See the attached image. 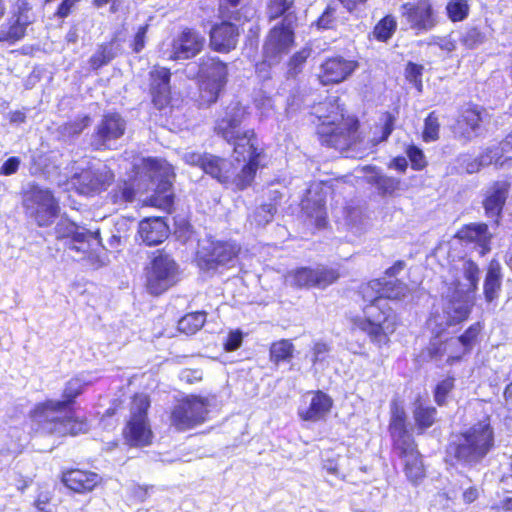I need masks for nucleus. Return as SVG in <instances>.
Wrapping results in <instances>:
<instances>
[{"mask_svg":"<svg viewBox=\"0 0 512 512\" xmlns=\"http://www.w3.org/2000/svg\"><path fill=\"white\" fill-rule=\"evenodd\" d=\"M246 115V108L237 101H232L219 115L214 131L228 144L233 146L235 160L243 163L241 170L225 158L206 154L203 171L223 185H234L243 190L251 185L260 163L261 150L252 129L242 130L241 124Z\"/></svg>","mask_w":512,"mask_h":512,"instance_id":"1","label":"nucleus"},{"mask_svg":"<svg viewBox=\"0 0 512 512\" xmlns=\"http://www.w3.org/2000/svg\"><path fill=\"white\" fill-rule=\"evenodd\" d=\"M363 297L370 301L363 317L352 320L354 329L367 334L370 341L379 347L389 342V336L396 330V315L388 307V299H401L408 293V287L398 279L373 280L362 290Z\"/></svg>","mask_w":512,"mask_h":512,"instance_id":"2","label":"nucleus"},{"mask_svg":"<svg viewBox=\"0 0 512 512\" xmlns=\"http://www.w3.org/2000/svg\"><path fill=\"white\" fill-rule=\"evenodd\" d=\"M91 383L85 375L69 380L63 391V400H47L38 404L31 412V418L44 433L66 435L77 434L82 430V423L72 417L71 405L82 393L83 387Z\"/></svg>","mask_w":512,"mask_h":512,"instance_id":"3","label":"nucleus"},{"mask_svg":"<svg viewBox=\"0 0 512 512\" xmlns=\"http://www.w3.org/2000/svg\"><path fill=\"white\" fill-rule=\"evenodd\" d=\"M461 271L467 283H460L458 280L451 283L453 287H448L443 291V312L441 314H432L428 320V326L437 336H439L446 327L459 324L465 321L472 309V296L478 287L480 270L473 261H464Z\"/></svg>","mask_w":512,"mask_h":512,"instance_id":"4","label":"nucleus"},{"mask_svg":"<svg viewBox=\"0 0 512 512\" xmlns=\"http://www.w3.org/2000/svg\"><path fill=\"white\" fill-rule=\"evenodd\" d=\"M315 113L321 123L317 134L322 144L336 149L350 147L352 127L343 122L344 112L340 107L338 98H329L315 108Z\"/></svg>","mask_w":512,"mask_h":512,"instance_id":"5","label":"nucleus"},{"mask_svg":"<svg viewBox=\"0 0 512 512\" xmlns=\"http://www.w3.org/2000/svg\"><path fill=\"white\" fill-rule=\"evenodd\" d=\"M494 445V433L488 419L463 432L454 448L456 459L466 465H476Z\"/></svg>","mask_w":512,"mask_h":512,"instance_id":"6","label":"nucleus"},{"mask_svg":"<svg viewBox=\"0 0 512 512\" xmlns=\"http://www.w3.org/2000/svg\"><path fill=\"white\" fill-rule=\"evenodd\" d=\"M141 173L150 179L154 187L155 195L151 198L152 205L170 212L174 203V195L171 192L174 177L172 166L162 159L143 158Z\"/></svg>","mask_w":512,"mask_h":512,"instance_id":"7","label":"nucleus"},{"mask_svg":"<svg viewBox=\"0 0 512 512\" xmlns=\"http://www.w3.org/2000/svg\"><path fill=\"white\" fill-rule=\"evenodd\" d=\"M239 252L240 247L236 242L209 237L199 244L197 263L199 268L206 272L229 269L236 265Z\"/></svg>","mask_w":512,"mask_h":512,"instance_id":"8","label":"nucleus"},{"mask_svg":"<svg viewBox=\"0 0 512 512\" xmlns=\"http://www.w3.org/2000/svg\"><path fill=\"white\" fill-rule=\"evenodd\" d=\"M296 21V15L288 14L269 31L263 44V57H267L273 62L282 61L294 45Z\"/></svg>","mask_w":512,"mask_h":512,"instance_id":"9","label":"nucleus"},{"mask_svg":"<svg viewBox=\"0 0 512 512\" xmlns=\"http://www.w3.org/2000/svg\"><path fill=\"white\" fill-rule=\"evenodd\" d=\"M70 179V184L74 187L79 194L82 195H95L111 184L114 179V174L104 164L91 163L90 161L84 162Z\"/></svg>","mask_w":512,"mask_h":512,"instance_id":"10","label":"nucleus"},{"mask_svg":"<svg viewBox=\"0 0 512 512\" xmlns=\"http://www.w3.org/2000/svg\"><path fill=\"white\" fill-rule=\"evenodd\" d=\"M58 239L65 240V246L78 258H84L91 250L100 245L99 231L94 232L68 220H60L55 228Z\"/></svg>","mask_w":512,"mask_h":512,"instance_id":"11","label":"nucleus"},{"mask_svg":"<svg viewBox=\"0 0 512 512\" xmlns=\"http://www.w3.org/2000/svg\"><path fill=\"white\" fill-rule=\"evenodd\" d=\"M149 406V399L145 395H138L133 400L131 417L124 429L125 440L131 446L143 447L152 441L153 434L147 419Z\"/></svg>","mask_w":512,"mask_h":512,"instance_id":"12","label":"nucleus"},{"mask_svg":"<svg viewBox=\"0 0 512 512\" xmlns=\"http://www.w3.org/2000/svg\"><path fill=\"white\" fill-rule=\"evenodd\" d=\"M199 74L202 99L215 103L227 83V65L217 58H207L200 64Z\"/></svg>","mask_w":512,"mask_h":512,"instance_id":"13","label":"nucleus"},{"mask_svg":"<svg viewBox=\"0 0 512 512\" xmlns=\"http://www.w3.org/2000/svg\"><path fill=\"white\" fill-rule=\"evenodd\" d=\"M24 206L39 226H49L59 212V206L51 191L38 186H32L26 192Z\"/></svg>","mask_w":512,"mask_h":512,"instance_id":"14","label":"nucleus"},{"mask_svg":"<svg viewBox=\"0 0 512 512\" xmlns=\"http://www.w3.org/2000/svg\"><path fill=\"white\" fill-rule=\"evenodd\" d=\"M207 402L205 399L190 396L175 404L171 411V424L177 430L184 431L191 429L206 420L208 414Z\"/></svg>","mask_w":512,"mask_h":512,"instance_id":"15","label":"nucleus"},{"mask_svg":"<svg viewBox=\"0 0 512 512\" xmlns=\"http://www.w3.org/2000/svg\"><path fill=\"white\" fill-rule=\"evenodd\" d=\"M178 280V267L168 255H158L147 272V290L153 295H160Z\"/></svg>","mask_w":512,"mask_h":512,"instance_id":"16","label":"nucleus"},{"mask_svg":"<svg viewBox=\"0 0 512 512\" xmlns=\"http://www.w3.org/2000/svg\"><path fill=\"white\" fill-rule=\"evenodd\" d=\"M339 277L336 270L323 265L301 267L286 275V282L298 288L325 289Z\"/></svg>","mask_w":512,"mask_h":512,"instance_id":"17","label":"nucleus"},{"mask_svg":"<svg viewBox=\"0 0 512 512\" xmlns=\"http://www.w3.org/2000/svg\"><path fill=\"white\" fill-rule=\"evenodd\" d=\"M402 18L412 30L427 32L438 23V17L430 0H418L415 3L407 2L400 8Z\"/></svg>","mask_w":512,"mask_h":512,"instance_id":"18","label":"nucleus"},{"mask_svg":"<svg viewBox=\"0 0 512 512\" xmlns=\"http://www.w3.org/2000/svg\"><path fill=\"white\" fill-rule=\"evenodd\" d=\"M126 130V121L118 113H107L97 124L92 136V146L96 150L107 149L111 143L121 138Z\"/></svg>","mask_w":512,"mask_h":512,"instance_id":"19","label":"nucleus"},{"mask_svg":"<svg viewBox=\"0 0 512 512\" xmlns=\"http://www.w3.org/2000/svg\"><path fill=\"white\" fill-rule=\"evenodd\" d=\"M205 38L196 30L185 28L172 41V50L167 58L170 60H187L199 54L204 46Z\"/></svg>","mask_w":512,"mask_h":512,"instance_id":"20","label":"nucleus"},{"mask_svg":"<svg viewBox=\"0 0 512 512\" xmlns=\"http://www.w3.org/2000/svg\"><path fill=\"white\" fill-rule=\"evenodd\" d=\"M28 4L24 0L17 3V11L7 22L0 25V42L13 44L25 36L26 28L31 23L27 12Z\"/></svg>","mask_w":512,"mask_h":512,"instance_id":"21","label":"nucleus"},{"mask_svg":"<svg viewBox=\"0 0 512 512\" xmlns=\"http://www.w3.org/2000/svg\"><path fill=\"white\" fill-rule=\"evenodd\" d=\"M357 68V62L341 56L328 58L321 64L319 80L323 85L337 84L346 80Z\"/></svg>","mask_w":512,"mask_h":512,"instance_id":"22","label":"nucleus"},{"mask_svg":"<svg viewBox=\"0 0 512 512\" xmlns=\"http://www.w3.org/2000/svg\"><path fill=\"white\" fill-rule=\"evenodd\" d=\"M307 406H301L298 414L302 420L316 422L323 419L332 407V399L322 391L310 392L304 397Z\"/></svg>","mask_w":512,"mask_h":512,"instance_id":"23","label":"nucleus"},{"mask_svg":"<svg viewBox=\"0 0 512 512\" xmlns=\"http://www.w3.org/2000/svg\"><path fill=\"white\" fill-rule=\"evenodd\" d=\"M456 237L467 244L474 245L480 255H485L491 249L492 233L485 223H470L458 230Z\"/></svg>","mask_w":512,"mask_h":512,"instance_id":"24","label":"nucleus"},{"mask_svg":"<svg viewBox=\"0 0 512 512\" xmlns=\"http://www.w3.org/2000/svg\"><path fill=\"white\" fill-rule=\"evenodd\" d=\"M395 453L403 460L404 471L410 482L417 484L425 477V469L415 442L395 448Z\"/></svg>","mask_w":512,"mask_h":512,"instance_id":"25","label":"nucleus"},{"mask_svg":"<svg viewBox=\"0 0 512 512\" xmlns=\"http://www.w3.org/2000/svg\"><path fill=\"white\" fill-rule=\"evenodd\" d=\"M170 70L164 67H155L150 71V90L154 105L162 109L170 99Z\"/></svg>","mask_w":512,"mask_h":512,"instance_id":"26","label":"nucleus"},{"mask_svg":"<svg viewBox=\"0 0 512 512\" xmlns=\"http://www.w3.org/2000/svg\"><path fill=\"white\" fill-rule=\"evenodd\" d=\"M238 36L239 32L237 26L224 21L211 29L210 43L214 50L228 52L236 47Z\"/></svg>","mask_w":512,"mask_h":512,"instance_id":"27","label":"nucleus"},{"mask_svg":"<svg viewBox=\"0 0 512 512\" xmlns=\"http://www.w3.org/2000/svg\"><path fill=\"white\" fill-rule=\"evenodd\" d=\"M138 233L147 246H156L168 237L169 228L161 217H151L139 223Z\"/></svg>","mask_w":512,"mask_h":512,"instance_id":"28","label":"nucleus"},{"mask_svg":"<svg viewBox=\"0 0 512 512\" xmlns=\"http://www.w3.org/2000/svg\"><path fill=\"white\" fill-rule=\"evenodd\" d=\"M510 184L507 181H497L486 191L483 206L485 214L490 218H498L506 202Z\"/></svg>","mask_w":512,"mask_h":512,"instance_id":"29","label":"nucleus"},{"mask_svg":"<svg viewBox=\"0 0 512 512\" xmlns=\"http://www.w3.org/2000/svg\"><path fill=\"white\" fill-rule=\"evenodd\" d=\"M100 476L94 472L80 469L70 470L63 475L64 484L71 490L84 493L94 489L99 483Z\"/></svg>","mask_w":512,"mask_h":512,"instance_id":"30","label":"nucleus"},{"mask_svg":"<svg viewBox=\"0 0 512 512\" xmlns=\"http://www.w3.org/2000/svg\"><path fill=\"white\" fill-rule=\"evenodd\" d=\"M481 329L482 326L480 323H474L461 336L446 341V347L458 346L460 348L459 352L449 356L447 360L449 364L459 361L465 354L472 350Z\"/></svg>","mask_w":512,"mask_h":512,"instance_id":"31","label":"nucleus"},{"mask_svg":"<svg viewBox=\"0 0 512 512\" xmlns=\"http://www.w3.org/2000/svg\"><path fill=\"white\" fill-rule=\"evenodd\" d=\"M389 431L393 440V449L402 448L414 442L412 435L406 429V415L403 410L396 409L391 418Z\"/></svg>","mask_w":512,"mask_h":512,"instance_id":"32","label":"nucleus"},{"mask_svg":"<svg viewBox=\"0 0 512 512\" xmlns=\"http://www.w3.org/2000/svg\"><path fill=\"white\" fill-rule=\"evenodd\" d=\"M483 113L484 111L478 108H468L463 111L458 120V128L465 139L469 140L480 134Z\"/></svg>","mask_w":512,"mask_h":512,"instance_id":"33","label":"nucleus"},{"mask_svg":"<svg viewBox=\"0 0 512 512\" xmlns=\"http://www.w3.org/2000/svg\"><path fill=\"white\" fill-rule=\"evenodd\" d=\"M501 266L496 260H492L488 266L487 274L484 281V294L488 302L493 301L501 287Z\"/></svg>","mask_w":512,"mask_h":512,"instance_id":"34","label":"nucleus"},{"mask_svg":"<svg viewBox=\"0 0 512 512\" xmlns=\"http://www.w3.org/2000/svg\"><path fill=\"white\" fill-rule=\"evenodd\" d=\"M205 321V312L189 313L178 321V330L186 335H192L202 328Z\"/></svg>","mask_w":512,"mask_h":512,"instance_id":"35","label":"nucleus"},{"mask_svg":"<svg viewBox=\"0 0 512 512\" xmlns=\"http://www.w3.org/2000/svg\"><path fill=\"white\" fill-rule=\"evenodd\" d=\"M394 125L395 117L389 112L384 113L375 127L372 145L376 146L377 144L386 141L394 130Z\"/></svg>","mask_w":512,"mask_h":512,"instance_id":"36","label":"nucleus"},{"mask_svg":"<svg viewBox=\"0 0 512 512\" xmlns=\"http://www.w3.org/2000/svg\"><path fill=\"white\" fill-rule=\"evenodd\" d=\"M294 346L286 339L274 342L270 348V359L275 364L290 361L293 357Z\"/></svg>","mask_w":512,"mask_h":512,"instance_id":"37","label":"nucleus"},{"mask_svg":"<svg viewBox=\"0 0 512 512\" xmlns=\"http://www.w3.org/2000/svg\"><path fill=\"white\" fill-rule=\"evenodd\" d=\"M436 409L418 404L414 410V419L420 432L431 427L435 421Z\"/></svg>","mask_w":512,"mask_h":512,"instance_id":"38","label":"nucleus"},{"mask_svg":"<svg viewBox=\"0 0 512 512\" xmlns=\"http://www.w3.org/2000/svg\"><path fill=\"white\" fill-rule=\"evenodd\" d=\"M397 28V21L394 16L387 15L382 18L374 27V37L379 40L386 42L389 40Z\"/></svg>","mask_w":512,"mask_h":512,"instance_id":"39","label":"nucleus"},{"mask_svg":"<svg viewBox=\"0 0 512 512\" xmlns=\"http://www.w3.org/2000/svg\"><path fill=\"white\" fill-rule=\"evenodd\" d=\"M294 6V0H269L267 5V15L270 20L277 19L279 17H283L288 14H295L292 10Z\"/></svg>","mask_w":512,"mask_h":512,"instance_id":"40","label":"nucleus"},{"mask_svg":"<svg viewBox=\"0 0 512 512\" xmlns=\"http://www.w3.org/2000/svg\"><path fill=\"white\" fill-rule=\"evenodd\" d=\"M311 55V48L304 47L301 50L294 53L287 63V75L289 77H295L302 72L307 59Z\"/></svg>","mask_w":512,"mask_h":512,"instance_id":"41","label":"nucleus"},{"mask_svg":"<svg viewBox=\"0 0 512 512\" xmlns=\"http://www.w3.org/2000/svg\"><path fill=\"white\" fill-rule=\"evenodd\" d=\"M448 18L452 22L463 21L469 14V5L466 0H450L446 5Z\"/></svg>","mask_w":512,"mask_h":512,"instance_id":"42","label":"nucleus"},{"mask_svg":"<svg viewBox=\"0 0 512 512\" xmlns=\"http://www.w3.org/2000/svg\"><path fill=\"white\" fill-rule=\"evenodd\" d=\"M114 204L130 203L135 198V189L132 183L124 182L110 193Z\"/></svg>","mask_w":512,"mask_h":512,"instance_id":"43","label":"nucleus"},{"mask_svg":"<svg viewBox=\"0 0 512 512\" xmlns=\"http://www.w3.org/2000/svg\"><path fill=\"white\" fill-rule=\"evenodd\" d=\"M331 352L330 344L324 341H315L310 350V361L314 367L323 365Z\"/></svg>","mask_w":512,"mask_h":512,"instance_id":"44","label":"nucleus"},{"mask_svg":"<svg viewBox=\"0 0 512 512\" xmlns=\"http://www.w3.org/2000/svg\"><path fill=\"white\" fill-rule=\"evenodd\" d=\"M90 117L85 115L79 118H76L72 121H69L63 124L60 127V132L64 137H74L79 135L87 126L90 124Z\"/></svg>","mask_w":512,"mask_h":512,"instance_id":"45","label":"nucleus"},{"mask_svg":"<svg viewBox=\"0 0 512 512\" xmlns=\"http://www.w3.org/2000/svg\"><path fill=\"white\" fill-rule=\"evenodd\" d=\"M372 170L373 174L370 176L369 181L374 183L379 190L385 194H391L397 189L399 182L396 179L384 176L374 168Z\"/></svg>","mask_w":512,"mask_h":512,"instance_id":"46","label":"nucleus"},{"mask_svg":"<svg viewBox=\"0 0 512 512\" xmlns=\"http://www.w3.org/2000/svg\"><path fill=\"white\" fill-rule=\"evenodd\" d=\"M311 199L308 196L305 200H302V210L309 216L315 217L318 225L321 221L325 220V201L323 198H318L313 202V207H310Z\"/></svg>","mask_w":512,"mask_h":512,"instance_id":"47","label":"nucleus"},{"mask_svg":"<svg viewBox=\"0 0 512 512\" xmlns=\"http://www.w3.org/2000/svg\"><path fill=\"white\" fill-rule=\"evenodd\" d=\"M440 123L435 112H431L425 119L423 140L425 142H433L439 138Z\"/></svg>","mask_w":512,"mask_h":512,"instance_id":"48","label":"nucleus"},{"mask_svg":"<svg viewBox=\"0 0 512 512\" xmlns=\"http://www.w3.org/2000/svg\"><path fill=\"white\" fill-rule=\"evenodd\" d=\"M511 137H507L498 145L489 147L490 153L494 156V164L496 166H503L505 162L511 161V157H505L504 154L508 153L511 149Z\"/></svg>","mask_w":512,"mask_h":512,"instance_id":"49","label":"nucleus"},{"mask_svg":"<svg viewBox=\"0 0 512 512\" xmlns=\"http://www.w3.org/2000/svg\"><path fill=\"white\" fill-rule=\"evenodd\" d=\"M276 207L273 204H264L257 208L253 214V221L258 226H264L272 221Z\"/></svg>","mask_w":512,"mask_h":512,"instance_id":"50","label":"nucleus"},{"mask_svg":"<svg viewBox=\"0 0 512 512\" xmlns=\"http://www.w3.org/2000/svg\"><path fill=\"white\" fill-rule=\"evenodd\" d=\"M423 66L418 65L412 62H409L407 64L406 70H405V76L406 79L414 85V87L421 92L422 91V73H423Z\"/></svg>","mask_w":512,"mask_h":512,"instance_id":"51","label":"nucleus"},{"mask_svg":"<svg viewBox=\"0 0 512 512\" xmlns=\"http://www.w3.org/2000/svg\"><path fill=\"white\" fill-rule=\"evenodd\" d=\"M239 4L240 0H221L219 4V11L221 16L229 20L233 19L240 21V13L236 10Z\"/></svg>","mask_w":512,"mask_h":512,"instance_id":"52","label":"nucleus"},{"mask_svg":"<svg viewBox=\"0 0 512 512\" xmlns=\"http://www.w3.org/2000/svg\"><path fill=\"white\" fill-rule=\"evenodd\" d=\"M460 41L466 48L473 49L484 41V35L477 28H470L462 34Z\"/></svg>","mask_w":512,"mask_h":512,"instance_id":"53","label":"nucleus"},{"mask_svg":"<svg viewBox=\"0 0 512 512\" xmlns=\"http://www.w3.org/2000/svg\"><path fill=\"white\" fill-rule=\"evenodd\" d=\"M454 387V378L448 377L437 384L434 398L438 405L442 406L446 402V397Z\"/></svg>","mask_w":512,"mask_h":512,"instance_id":"54","label":"nucleus"},{"mask_svg":"<svg viewBox=\"0 0 512 512\" xmlns=\"http://www.w3.org/2000/svg\"><path fill=\"white\" fill-rule=\"evenodd\" d=\"M406 153L413 169L421 170L426 166L425 155L420 148L411 145L407 148Z\"/></svg>","mask_w":512,"mask_h":512,"instance_id":"55","label":"nucleus"},{"mask_svg":"<svg viewBox=\"0 0 512 512\" xmlns=\"http://www.w3.org/2000/svg\"><path fill=\"white\" fill-rule=\"evenodd\" d=\"M336 9L328 5L322 15L317 19L316 26L319 29H332L336 24Z\"/></svg>","mask_w":512,"mask_h":512,"instance_id":"56","label":"nucleus"},{"mask_svg":"<svg viewBox=\"0 0 512 512\" xmlns=\"http://www.w3.org/2000/svg\"><path fill=\"white\" fill-rule=\"evenodd\" d=\"M113 57L114 54L110 46L102 47L101 50L91 57V65L94 68H99L107 64Z\"/></svg>","mask_w":512,"mask_h":512,"instance_id":"57","label":"nucleus"},{"mask_svg":"<svg viewBox=\"0 0 512 512\" xmlns=\"http://www.w3.org/2000/svg\"><path fill=\"white\" fill-rule=\"evenodd\" d=\"M279 63L280 62H273L272 60H269L267 57H263V60L256 64V74L258 78L262 81L271 79V68L272 66H275Z\"/></svg>","mask_w":512,"mask_h":512,"instance_id":"58","label":"nucleus"},{"mask_svg":"<svg viewBox=\"0 0 512 512\" xmlns=\"http://www.w3.org/2000/svg\"><path fill=\"white\" fill-rule=\"evenodd\" d=\"M243 341V334L240 330H234L229 332L226 340L223 343L225 351L232 352L237 350Z\"/></svg>","mask_w":512,"mask_h":512,"instance_id":"59","label":"nucleus"},{"mask_svg":"<svg viewBox=\"0 0 512 512\" xmlns=\"http://www.w3.org/2000/svg\"><path fill=\"white\" fill-rule=\"evenodd\" d=\"M20 164L21 160L19 157H9L0 167V175L10 176L15 174L18 171Z\"/></svg>","mask_w":512,"mask_h":512,"instance_id":"60","label":"nucleus"},{"mask_svg":"<svg viewBox=\"0 0 512 512\" xmlns=\"http://www.w3.org/2000/svg\"><path fill=\"white\" fill-rule=\"evenodd\" d=\"M148 27H149L148 24H145V25L139 26V28L137 29V32L135 34L133 44H132V48H133L134 52L139 53L144 48L145 37H146Z\"/></svg>","mask_w":512,"mask_h":512,"instance_id":"61","label":"nucleus"},{"mask_svg":"<svg viewBox=\"0 0 512 512\" xmlns=\"http://www.w3.org/2000/svg\"><path fill=\"white\" fill-rule=\"evenodd\" d=\"M206 154H200L193 151H187L183 154V160L189 165L199 166L201 169L204 167V162L206 160Z\"/></svg>","mask_w":512,"mask_h":512,"instance_id":"62","label":"nucleus"},{"mask_svg":"<svg viewBox=\"0 0 512 512\" xmlns=\"http://www.w3.org/2000/svg\"><path fill=\"white\" fill-rule=\"evenodd\" d=\"M75 3H76V0H63L59 4L55 15L59 18L67 17L70 14L71 9L75 5Z\"/></svg>","mask_w":512,"mask_h":512,"instance_id":"63","label":"nucleus"},{"mask_svg":"<svg viewBox=\"0 0 512 512\" xmlns=\"http://www.w3.org/2000/svg\"><path fill=\"white\" fill-rule=\"evenodd\" d=\"M492 510L497 511H504V512H512V496L505 497L504 499L500 500L499 502L493 504L491 506Z\"/></svg>","mask_w":512,"mask_h":512,"instance_id":"64","label":"nucleus"}]
</instances>
